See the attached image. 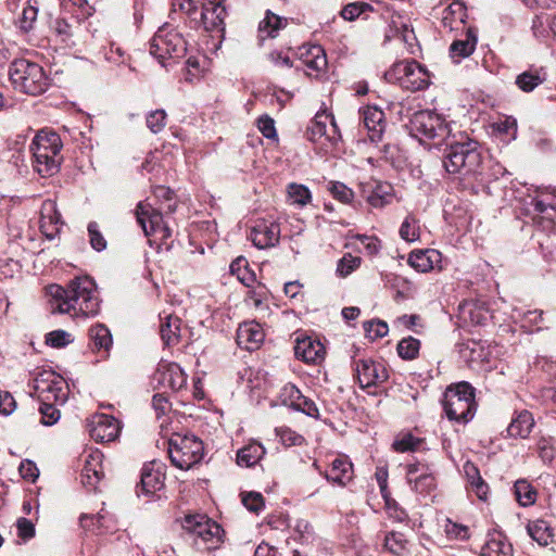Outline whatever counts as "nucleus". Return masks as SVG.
Segmentation results:
<instances>
[{"label":"nucleus","instance_id":"f257e3e1","mask_svg":"<svg viewBox=\"0 0 556 556\" xmlns=\"http://www.w3.org/2000/svg\"><path fill=\"white\" fill-rule=\"evenodd\" d=\"M53 313L85 318L99 313L100 301L94 281L85 276L73 279L66 288L52 285L48 289Z\"/></svg>","mask_w":556,"mask_h":556},{"label":"nucleus","instance_id":"f03ea898","mask_svg":"<svg viewBox=\"0 0 556 556\" xmlns=\"http://www.w3.org/2000/svg\"><path fill=\"white\" fill-rule=\"evenodd\" d=\"M223 0H173L174 10L182 11L195 27L207 31L223 29L226 10Z\"/></svg>","mask_w":556,"mask_h":556},{"label":"nucleus","instance_id":"7ed1b4c3","mask_svg":"<svg viewBox=\"0 0 556 556\" xmlns=\"http://www.w3.org/2000/svg\"><path fill=\"white\" fill-rule=\"evenodd\" d=\"M443 165L450 174L475 173L481 163L478 142L471 139L456 140L454 135L444 142Z\"/></svg>","mask_w":556,"mask_h":556},{"label":"nucleus","instance_id":"20e7f679","mask_svg":"<svg viewBox=\"0 0 556 556\" xmlns=\"http://www.w3.org/2000/svg\"><path fill=\"white\" fill-rule=\"evenodd\" d=\"M61 149L62 141L58 134L40 130L30 146L34 168L42 176L54 175L61 165Z\"/></svg>","mask_w":556,"mask_h":556},{"label":"nucleus","instance_id":"39448f33","mask_svg":"<svg viewBox=\"0 0 556 556\" xmlns=\"http://www.w3.org/2000/svg\"><path fill=\"white\" fill-rule=\"evenodd\" d=\"M14 89L30 96H39L49 87V79L43 68L25 59L12 62L9 71Z\"/></svg>","mask_w":556,"mask_h":556},{"label":"nucleus","instance_id":"423d86ee","mask_svg":"<svg viewBox=\"0 0 556 556\" xmlns=\"http://www.w3.org/2000/svg\"><path fill=\"white\" fill-rule=\"evenodd\" d=\"M442 404L450 420L466 424L476 413L475 389L465 381L450 386L444 392Z\"/></svg>","mask_w":556,"mask_h":556},{"label":"nucleus","instance_id":"0eeeda50","mask_svg":"<svg viewBox=\"0 0 556 556\" xmlns=\"http://www.w3.org/2000/svg\"><path fill=\"white\" fill-rule=\"evenodd\" d=\"M412 131L424 143L432 142V147H441L451 139V129L444 117L431 110L416 112L412 119Z\"/></svg>","mask_w":556,"mask_h":556},{"label":"nucleus","instance_id":"6e6552de","mask_svg":"<svg viewBox=\"0 0 556 556\" xmlns=\"http://www.w3.org/2000/svg\"><path fill=\"white\" fill-rule=\"evenodd\" d=\"M168 455L176 468L188 470L203 458V442L191 433H174L168 440Z\"/></svg>","mask_w":556,"mask_h":556},{"label":"nucleus","instance_id":"1a4fd4ad","mask_svg":"<svg viewBox=\"0 0 556 556\" xmlns=\"http://www.w3.org/2000/svg\"><path fill=\"white\" fill-rule=\"evenodd\" d=\"M188 43L181 33L164 25L157 29L150 40V53L161 65L166 66V61L178 59L186 54Z\"/></svg>","mask_w":556,"mask_h":556},{"label":"nucleus","instance_id":"9d476101","mask_svg":"<svg viewBox=\"0 0 556 556\" xmlns=\"http://www.w3.org/2000/svg\"><path fill=\"white\" fill-rule=\"evenodd\" d=\"M34 395L41 402L64 404L68 395L66 381L52 370H42L33 380Z\"/></svg>","mask_w":556,"mask_h":556},{"label":"nucleus","instance_id":"9b49d317","mask_svg":"<svg viewBox=\"0 0 556 556\" xmlns=\"http://www.w3.org/2000/svg\"><path fill=\"white\" fill-rule=\"evenodd\" d=\"M390 79L396 80L401 87L410 91L422 90L429 85V73L416 61L395 63L387 73Z\"/></svg>","mask_w":556,"mask_h":556},{"label":"nucleus","instance_id":"f8f14e48","mask_svg":"<svg viewBox=\"0 0 556 556\" xmlns=\"http://www.w3.org/2000/svg\"><path fill=\"white\" fill-rule=\"evenodd\" d=\"M307 136L325 153L333 149L341 139L334 117L326 112L316 114L308 128Z\"/></svg>","mask_w":556,"mask_h":556},{"label":"nucleus","instance_id":"ddd939ff","mask_svg":"<svg viewBox=\"0 0 556 556\" xmlns=\"http://www.w3.org/2000/svg\"><path fill=\"white\" fill-rule=\"evenodd\" d=\"M182 528L208 544L210 547H215L222 541L224 532L218 523L201 514L186 516Z\"/></svg>","mask_w":556,"mask_h":556},{"label":"nucleus","instance_id":"4468645a","mask_svg":"<svg viewBox=\"0 0 556 556\" xmlns=\"http://www.w3.org/2000/svg\"><path fill=\"white\" fill-rule=\"evenodd\" d=\"M136 216L146 236H156L162 241L172 236V230L163 220V215L151 204L140 202L136 208Z\"/></svg>","mask_w":556,"mask_h":556},{"label":"nucleus","instance_id":"2eb2a0df","mask_svg":"<svg viewBox=\"0 0 556 556\" xmlns=\"http://www.w3.org/2000/svg\"><path fill=\"white\" fill-rule=\"evenodd\" d=\"M361 197L372 207L382 208L393 200V187L386 181L368 179L359 184Z\"/></svg>","mask_w":556,"mask_h":556},{"label":"nucleus","instance_id":"dca6fc26","mask_svg":"<svg viewBox=\"0 0 556 556\" xmlns=\"http://www.w3.org/2000/svg\"><path fill=\"white\" fill-rule=\"evenodd\" d=\"M90 437L97 442H112L121 432V422L113 416L96 414L88 420Z\"/></svg>","mask_w":556,"mask_h":556},{"label":"nucleus","instance_id":"f3484780","mask_svg":"<svg viewBox=\"0 0 556 556\" xmlns=\"http://www.w3.org/2000/svg\"><path fill=\"white\" fill-rule=\"evenodd\" d=\"M355 371L359 386L363 389L379 386L389 378L386 366L371 358L355 361Z\"/></svg>","mask_w":556,"mask_h":556},{"label":"nucleus","instance_id":"a211bd4d","mask_svg":"<svg viewBox=\"0 0 556 556\" xmlns=\"http://www.w3.org/2000/svg\"><path fill=\"white\" fill-rule=\"evenodd\" d=\"M164 465L157 462L146 464L141 470L140 484L137 486V494L152 495L164 486Z\"/></svg>","mask_w":556,"mask_h":556},{"label":"nucleus","instance_id":"6ab92c4d","mask_svg":"<svg viewBox=\"0 0 556 556\" xmlns=\"http://www.w3.org/2000/svg\"><path fill=\"white\" fill-rule=\"evenodd\" d=\"M250 239L258 249L275 247L280 239V226L274 220H257L252 227Z\"/></svg>","mask_w":556,"mask_h":556},{"label":"nucleus","instance_id":"aec40b11","mask_svg":"<svg viewBox=\"0 0 556 556\" xmlns=\"http://www.w3.org/2000/svg\"><path fill=\"white\" fill-rule=\"evenodd\" d=\"M294 353L296 358L305 363L317 364L325 357L324 344L316 338L298 334L295 338Z\"/></svg>","mask_w":556,"mask_h":556},{"label":"nucleus","instance_id":"412c9836","mask_svg":"<svg viewBox=\"0 0 556 556\" xmlns=\"http://www.w3.org/2000/svg\"><path fill=\"white\" fill-rule=\"evenodd\" d=\"M359 115L369 140L372 142L380 141L386 129L383 111L378 106L367 105L359 109Z\"/></svg>","mask_w":556,"mask_h":556},{"label":"nucleus","instance_id":"4be33fe9","mask_svg":"<svg viewBox=\"0 0 556 556\" xmlns=\"http://www.w3.org/2000/svg\"><path fill=\"white\" fill-rule=\"evenodd\" d=\"M406 479L412 489L427 495L437 486L435 478L428 467L420 464L407 466Z\"/></svg>","mask_w":556,"mask_h":556},{"label":"nucleus","instance_id":"5701e85b","mask_svg":"<svg viewBox=\"0 0 556 556\" xmlns=\"http://www.w3.org/2000/svg\"><path fill=\"white\" fill-rule=\"evenodd\" d=\"M157 382L173 391L182 389L187 383V376L181 367L176 363L160 364L157 374Z\"/></svg>","mask_w":556,"mask_h":556},{"label":"nucleus","instance_id":"b1692460","mask_svg":"<svg viewBox=\"0 0 556 556\" xmlns=\"http://www.w3.org/2000/svg\"><path fill=\"white\" fill-rule=\"evenodd\" d=\"M265 339L262 326L256 321H245L237 330V343L244 350L254 351Z\"/></svg>","mask_w":556,"mask_h":556},{"label":"nucleus","instance_id":"393cba45","mask_svg":"<svg viewBox=\"0 0 556 556\" xmlns=\"http://www.w3.org/2000/svg\"><path fill=\"white\" fill-rule=\"evenodd\" d=\"M102 459L103 455L99 451H92L86 456L81 469V482L85 486L96 489L101 481L103 477Z\"/></svg>","mask_w":556,"mask_h":556},{"label":"nucleus","instance_id":"a878e982","mask_svg":"<svg viewBox=\"0 0 556 556\" xmlns=\"http://www.w3.org/2000/svg\"><path fill=\"white\" fill-rule=\"evenodd\" d=\"M300 58L308 76H318L327 67L326 53L318 45L303 47Z\"/></svg>","mask_w":556,"mask_h":556},{"label":"nucleus","instance_id":"bb28decb","mask_svg":"<svg viewBox=\"0 0 556 556\" xmlns=\"http://www.w3.org/2000/svg\"><path fill=\"white\" fill-rule=\"evenodd\" d=\"M61 228V216L56 210V204L52 200L42 203L40 210V229L49 239H53Z\"/></svg>","mask_w":556,"mask_h":556},{"label":"nucleus","instance_id":"cd10ccee","mask_svg":"<svg viewBox=\"0 0 556 556\" xmlns=\"http://www.w3.org/2000/svg\"><path fill=\"white\" fill-rule=\"evenodd\" d=\"M442 255L438 250L427 249L410 252L408 264L419 273H428L440 266Z\"/></svg>","mask_w":556,"mask_h":556},{"label":"nucleus","instance_id":"c85d7f7f","mask_svg":"<svg viewBox=\"0 0 556 556\" xmlns=\"http://www.w3.org/2000/svg\"><path fill=\"white\" fill-rule=\"evenodd\" d=\"M480 556H514L513 547L502 532H490L481 547Z\"/></svg>","mask_w":556,"mask_h":556},{"label":"nucleus","instance_id":"c756f323","mask_svg":"<svg viewBox=\"0 0 556 556\" xmlns=\"http://www.w3.org/2000/svg\"><path fill=\"white\" fill-rule=\"evenodd\" d=\"M11 11H15L20 7L23 8L22 15L18 20V26L22 30L28 31L33 28L38 16V0H8Z\"/></svg>","mask_w":556,"mask_h":556},{"label":"nucleus","instance_id":"7c9ffc66","mask_svg":"<svg viewBox=\"0 0 556 556\" xmlns=\"http://www.w3.org/2000/svg\"><path fill=\"white\" fill-rule=\"evenodd\" d=\"M491 134L503 143L517 138L518 124L514 116L504 115L490 124Z\"/></svg>","mask_w":556,"mask_h":556},{"label":"nucleus","instance_id":"2f4dec72","mask_svg":"<svg viewBox=\"0 0 556 556\" xmlns=\"http://www.w3.org/2000/svg\"><path fill=\"white\" fill-rule=\"evenodd\" d=\"M325 477L329 482L343 486L353 478V466L346 457H337Z\"/></svg>","mask_w":556,"mask_h":556},{"label":"nucleus","instance_id":"473e14b6","mask_svg":"<svg viewBox=\"0 0 556 556\" xmlns=\"http://www.w3.org/2000/svg\"><path fill=\"white\" fill-rule=\"evenodd\" d=\"M160 333L165 345L178 343L180 333V319L172 314L160 315Z\"/></svg>","mask_w":556,"mask_h":556},{"label":"nucleus","instance_id":"72a5a7b5","mask_svg":"<svg viewBox=\"0 0 556 556\" xmlns=\"http://www.w3.org/2000/svg\"><path fill=\"white\" fill-rule=\"evenodd\" d=\"M265 447L257 441H251L237 453V464L241 467L256 465L265 455Z\"/></svg>","mask_w":556,"mask_h":556},{"label":"nucleus","instance_id":"f704fd0d","mask_svg":"<svg viewBox=\"0 0 556 556\" xmlns=\"http://www.w3.org/2000/svg\"><path fill=\"white\" fill-rule=\"evenodd\" d=\"M546 80V73L543 68H530L515 79L516 86L523 92H531Z\"/></svg>","mask_w":556,"mask_h":556},{"label":"nucleus","instance_id":"c9c22d12","mask_svg":"<svg viewBox=\"0 0 556 556\" xmlns=\"http://www.w3.org/2000/svg\"><path fill=\"white\" fill-rule=\"evenodd\" d=\"M534 425L532 414L528 410L520 412L507 427L509 437L527 438Z\"/></svg>","mask_w":556,"mask_h":556},{"label":"nucleus","instance_id":"e433bc0d","mask_svg":"<svg viewBox=\"0 0 556 556\" xmlns=\"http://www.w3.org/2000/svg\"><path fill=\"white\" fill-rule=\"evenodd\" d=\"M112 518L108 511L102 509L97 515H81L80 525L87 531L101 533L102 530H110Z\"/></svg>","mask_w":556,"mask_h":556},{"label":"nucleus","instance_id":"4c0bfd02","mask_svg":"<svg viewBox=\"0 0 556 556\" xmlns=\"http://www.w3.org/2000/svg\"><path fill=\"white\" fill-rule=\"evenodd\" d=\"M477 38L470 31L465 39L455 40L450 47V54L454 62L468 58L476 49Z\"/></svg>","mask_w":556,"mask_h":556},{"label":"nucleus","instance_id":"58836bf2","mask_svg":"<svg viewBox=\"0 0 556 556\" xmlns=\"http://www.w3.org/2000/svg\"><path fill=\"white\" fill-rule=\"evenodd\" d=\"M287 199L291 205L303 207L311 203L312 193L306 186L291 182L287 187Z\"/></svg>","mask_w":556,"mask_h":556},{"label":"nucleus","instance_id":"ea45409f","mask_svg":"<svg viewBox=\"0 0 556 556\" xmlns=\"http://www.w3.org/2000/svg\"><path fill=\"white\" fill-rule=\"evenodd\" d=\"M529 535L540 545L545 546L553 539V531L545 520H534L528 525Z\"/></svg>","mask_w":556,"mask_h":556},{"label":"nucleus","instance_id":"a19ab883","mask_svg":"<svg viewBox=\"0 0 556 556\" xmlns=\"http://www.w3.org/2000/svg\"><path fill=\"white\" fill-rule=\"evenodd\" d=\"M89 336L97 350L108 352L113 340L110 330L102 324H97L89 329Z\"/></svg>","mask_w":556,"mask_h":556},{"label":"nucleus","instance_id":"79ce46f5","mask_svg":"<svg viewBox=\"0 0 556 556\" xmlns=\"http://www.w3.org/2000/svg\"><path fill=\"white\" fill-rule=\"evenodd\" d=\"M207 60L203 55H191L186 62L185 80L193 83L204 73Z\"/></svg>","mask_w":556,"mask_h":556},{"label":"nucleus","instance_id":"37998d69","mask_svg":"<svg viewBox=\"0 0 556 556\" xmlns=\"http://www.w3.org/2000/svg\"><path fill=\"white\" fill-rule=\"evenodd\" d=\"M286 23V20L268 11L265 18L260 23L258 30L263 37L274 38L277 31L285 27Z\"/></svg>","mask_w":556,"mask_h":556},{"label":"nucleus","instance_id":"c03bdc74","mask_svg":"<svg viewBox=\"0 0 556 556\" xmlns=\"http://www.w3.org/2000/svg\"><path fill=\"white\" fill-rule=\"evenodd\" d=\"M516 500L521 506H530L536 500V492L533 486L526 480H518L515 483Z\"/></svg>","mask_w":556,"mask_h":556},{"label":"nucleus","instance_id":"a18cd8bd","mask_svg":"<svg viewBox=\"0 0 556 556\" xmlns=\"http://www.w3.org/2000/svg\"><path fill=\"white\" fill-rule=\"evenodd\" d=\"M419 350L420 342L413 337L402 339L396 346L399 356L406 361L415 359L419 354Z\"/></svg>","mask_w":556,"mask_h":556},{"label":"nucleus","instance_id":"49530a36","mask_svg":"<svg viewBox=\"0 0 556 556\" xmlns=\"http://www.w3.org/2000/svg\"><path fill=\"white\" fill-rule=\"evenodd\" d=\"M98 39L96 36V31L91 34V40L86 43L92 51H98L99 53H103L104 58L111 63H119L123 59V51L119 47L114 48L113 45L110 47V51H106V48L102 45H98Z\"/></svg>","mask_w":556,"mask_h":556},{"label":"nucleus","instance_id":"de8ad7c7","mask_svg":"<svg viewBox=\"0 0 556 556\" xmlns=\"http://www.w3.org/2000/svg\"><path fill=\"white\" fill-rule=\"evenodd\" d=\"M399 233L407 242L417 241L420 236L418 219L413 215H407L400 227Z\"/></svg>","mask_w":556,"mask_h":556},{"label":"nucleus","instance_id":"09e8293b","mask_svg":"<svg viewBox=\"0 0 556 556\" xmlns=\"http://www.w3.org/2000/svg\"><path fill=\"white\" fill-rule=\"evenodd\" d=\"M55 34L61 38L63 42L66 45H75L76 42L72 40L75 34L76 26L68 23L65 18L59 17L53 22L52 25Z\"/></svg>","mask_w":556,"mask_h":556},{"label":"nucleus","instance_id":"8fccbe9b","mask_svg":"<svg viewBox=\"0 0 556 556\" xmlns=\"http://www.w3.org/2000/svg\"><path fill=\"white\" fill-rule=\"evenodd\" d=\"M276 434L280 442L288 447L300 446L305 442V439L302 434L298 433L289 427L276 428Z\"/></svg>","mask_w":556,"mask_h":556},{"label":"nucleus","instance_id":"3c124183","mask_svg":"<svg viewBox=\"0 0 556 556\" xmlns=\"http://www.w3.org/2000/svg\"><path fill=\"white\" fill-rule=\"evenodd\" d=\"M328 191L332 197L342 203H350L354 198V192L351 188L340 181H329Z\"/></svg>","mask_w":556,"mask_h":556},{"label":"nucleus","instance_id":"603ef678","mask_svg":"<svg viewBox=\"0 0 556 556\" xmlns=\"http://www.w3.org/2000/svg\"><path fill=\"white\" fill-rule=\"evenodd\" d=\"M230 269L233 274L237 273L238 279L247 287H251L255 281V275L248 270L247 261L244 258H237L232 262Z\"/></svg>","mask_w":556,"mask_h":556},{"label":"nucleus","instance_id":"864d4df0","mask_svg":"<svg viewBox=\"0 0 556 556\" xmlns=\"http://www.w3.org/2000/svg\"><path fill=\"white\" fill-rule=\"evenodd\" d=\"M407 541L400 532L388 533L384 538V547L395 555H401L406 549Z\"/></svg>","mask_w":556,"mask_h":556},{"label":"nucleus","instance_id":"5fc2aeb1","mask_svg":"<svg viewBox=\"0 0 556 556\" xmlns=\"http://www.w3.org/2000/svg\"><path fill=\"white\" fill-rule=\"evenodd\" d=\"M53 402H41L39 412L41 414V424L45 426H52L56 424L61 417L60 410L55 407Z\"/></svg>","mask_w":556,"mask_h":556},{"label":"nucleus","instance_id":"6e6d98bb","mask_svg":"<svg viewBox=\"0 0 556 556\" xmlns=\"http://www.w3.org/2000/svg\"><path fill=\"white\" fill-rule=\"evenodd\" d=\"M359 265L361 257L348 253L338 262L337 274L344 278L358 268Z\"/></svg>","mask_w":556,"mask_h":556},{"label":"nucleus","instance_id":"4d7b16f0","mask_svg":"<svg viewBox=\"0 0 556 556\" xmlns=\"http://www.w3.org/2000/svg\"><path fill=\"white\" fill-rule=\"evenodd\" d=\"M303 396L304 395L301 393V391L291 383L283 386L280 391L281 402L285 405L292 407L293 409Z\"/></svg>","mask_w":556,"mask_h":556},{"label":"nucleus","instance_id":"13d9d810","mask_svg":"<svg viewBox=\"0 0 556 556\" xmlns=\"http://www.w3.org/2000/svg\"><path fill=\"white\" fill-rule=\"evenodd\" d=\"M73 341V336L62 329L53 330L46 336V343L52 348H63Z\"/></svg>","mask_w":556,"mask_h":556},{"label":"nucleus","instance_id":"bf43d9fd","mask_svg":"<svg viewBox=\"0 0 556 556\" xmlns=\"http://www.w3.org/2000/svg\"><path fill=\"white\" fill-rule=\"evenodd\" d=\"M530 205L533 207V211L540 215L542 219H546L552 222L556 216V212H553L552 202H542L536 197H532L530 201Z\"/></svg>","mask_w":556,"mask_h":556},{"label":"nucleus","instance_id":"052dcab7","mask_svg":"<svg viewBox=\"0 0 556 556\" xmlns=\"http://www.w3.org/2000/svg\"><path fill=\"white\" fill-rule=\"evenodd\" d=\"M166 124V112L164 110H155L147 116V126L153 132H160Z\"/></svg>","mask_w":556,"mask_h":556},{"label":"nucleus","instance_id":"680f3d73","mask_svg":"<svg viewBox=\"0 0 556 556\" xmlns=\"http://www.w3.org/2000/svg\"><path fill=\"white\" fill-rule=\"evenodd\" d=\"M364 330L370 339L375 340L387 336L389 328L382 320H370L364 323Z\"/></svg>","mask_w":556,"mask_h":556},{"label":"nucleus","instance_id":"e2e57ef3","mask_svg":"<svg viewBox=\"0 0 556 556\" xmlns=\"http://www.w3.org/2000/svg\"><path fill=\"white\" fill-rule=\"evenodd\" d=\"M375 477L379 485L380 493L386 502V505L390 507L391 504H395V502L391 500L390 492L388 490V470L383 467H378Z\"/></svg>","mask_w":556,"mask_h":556},{"label":"nucleus","instance_id":"0e129e2a","mask_svg":"<svg viewBox=\"0 0 556 556\" xmlns=\"http://www.w3.org/2000/svg\"><path fill=\"white\" fill-rule=\"evenodd\" d=\"M88 235L91 247L101 252L106 248V240L99 230V226L96 222H91L88 225Z\"/></svg>","mask_w":556,"mask_h":556},{"label":"nucleus","instance_id":"69168bd1","mask_svg":"<svg viewBox=\"0 0 556 556\" xmlns=\"http://www.w3.org/2000/svg\"><path fill=\"white\" fill-rule=\"evenodd\" d=\"M369 9L370 5L365 2L349 3L342 9L341 16L346 21H354Z\"/></svg>","mask_w":556,"mask_h":556},{"label":"nucleus","instance_id":"338daca9","mask_svg":"<svg viewBox=\"0 0 556 556\" xmlns=\"http://www.w3.org/2000/svg\"><path fill=\"white\" fill-rule=\"evenodd\" d=\"M463 357L471 363L484 361L483 349L478 342H468L462 349Z\"/></svg>","mask_w":556,"mask_h":556},{"label":"nucleus","instance_id":"774afa93","mask_svg":"<svg viewBox=\"0 0 556 556\" xmlns=\"http://www.w3.org/2000/svg\"><path fill=\"white\" fill-rule=\"evenodd\" d=\"M242 504L250 511L258 514L264 508V498L261 493L250 492L242 496Z\"/></svg>","mask_w":556,"mask_h":556}]
</instances>
